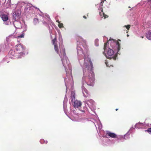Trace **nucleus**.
<instances>
[{"mask_svg":"<svg viewBox=\"0 0 151 151\" xmlns=\"http://www.w3.org/2000/svg\"><path fill=\"white\" fill-rule=\"evenodd\" d=\"M71 97L72 104L74 108H78L81 106L82 105L81 102L78 100H76L75 91H73L71 92Z\"/></svg>","mask_w":151,"mask_h":151,"instance_id":"f257e3e1","label":"nucleus"},{"mask_svg":"<svg viewBox=\"0 0 151 151\" xmlns=\"http://www.w3.org/2000/svg\"><path fill=\"white\" fill-rule=\"evenodd\" d=\"M112 40L113 41V43H114L115 44L116 47L117 48V52L120 50V43H119V41H120L121 40H120L118 39L117 41H116L115 40H114L113 39H109V41L104 43V50L105 51L106 49V47L107 45L108 44H109V42L110 41H111Z\"/></svg>","mask_w":151,"mask_h":151,"instance_id":"f03ea898","label":"nucleus"},{"mask_svg":"<svg viewBox=\"0 0 151 151\" xmlns=\"http://www.w3.org/2000/svg\"><path fill=\"white\" fill-rule=\"evenodd\" d=\"M15 50L17 52V53H19L20 55H24V51L25 50V47L24 46L21 44H18L16 45L15 47Z\"/></svg>","mask_w":151,"mask_h":151,"instance_id":"7ed1b4c3","label":"nucleus"},{"mask_svg":"<svg viewBox=\"0 0 151 151\" xmlns=\"http://www.w3.org/2000/svg\"><path fill=\"white\" fill-rule=\"evenodd\" d=\"M52 44L54 45V50L58 54H59V50L58 45L57 44V41L56 37L52 40Z\"/></svg>","mask_w":151,"mask_h":151,"instance_id":"20e7f679","label":"nucleus"},{"mask_svg":"<svg viewBox=\"0 0 151 151\" xmlns=\"http://www.w3.org/2000/svg\"><path fill=\"white\" fill-rule=\"evenodd\" d=\"M114 54V51L112 50L109 48L106 52L105 55L107 58H111V57Z\"/></svg>","mask_w":151,"mask_h":151,"instance_id":"39448f33","label":"nucleus"},{"mask_svg":"<svg viewBox=\"0 0 151 151\" xmlns=\"http://www.w3.org/2000/svg\"><path fill=\"white\" fill-rule=\"evenodd\" d=\"M87 83L89 86H93L94 84V78L93 77L92 78H89L88 81H87Z\"/></svg>","mask_w":151,"mask_h":151,"instance_id":"423d86ee","label":"nucleus"},{"mask_svg":"<svg viewBox=\"0 0 151 151\" xmlns=\"http://www.w3.org/2000/svg\"><path fill=\"white\" fill-rule=\"evenodd\" d=\"M82 89L84 97H87L89 95V93L88 91L84 87H82Z\"/></svg>","mask_w":151,"mask_h":151,"instance_id":"0eeeda50","label":"nucleus"},{"mask_svg":"<svg viewBox=\"0 0 151 151\" xmlns=\"http://www.w3.org/2000/svg\"><path fill=\"white\" fill-rule=\"evenodd\" d=\"M106 135L112 138H117V136L115 134L110 132H108L106 133Z\"/></svg>","mask_w":151,"mask_h":151,"instance_id":"6e6552de","label":"nucleus"},{"mask_svg":"<svg viewBox=\"0 0 151 151\" xmlns=\"http://www.w3.org/2000/svg\"><path fill=\"white\" fill-rule=\"evenodd\" d=\"M1 16L4 21H6L8 19V17L7 15L3 14L1 15Z\"/></svg>","mask_w":151,"mask_h":151,"instance_id":"1a4fd4ad","label":"nucleus"},{"mask_svg":"<svg viewBox=\"0 0 151 151\" xmlns=\"http://www.w3.org/2000/svg\"><path fill=\"white\" fill-rule=\"evenodd\" d=\"M9 53L12 55L15 56H17V54H19L17 53V51L15 52V51L13 50H11L9 52Z\"/></svg>","mask_w":151,"mask_h":151,"instance_id":"9d476101","label":"nucleus"},{"mask_svg":"<svg viewBox=\"0 0 151 151\" xmlns=\"http://www.w3.org/2000/svg\"><path fill=\"white\" fill-rule=\"evenodd\" d=\"M146 36L148 39L151 40V32H148L146 34Z\"/></svg>","mask_w":151,"mask_h":151,"instance_id":"9b49d317","label":"nucleus"},{"mask_svg":"<svg viewBox=\"0 0 151 151\" xmlns=\"http://www.w3.org/2000/svg\"><path fill=\"white\" fill-rule=\"evenodd\" d=\"M60 53L61 55H62L63 57L66 56V54L65 52V50L64 48L62 50H60Z\"/></svg>","mask_w":151,"mask_h":151,"instance_id":"f8f14e48","label":"nucleus"},{"mask_svg":"<svg viewBox=\"0 0 151 151\" xmlns=\"http://www.w3.org/2000/svg\"><path fill=\"white\" fill-rule=\"evenodd\" d=\"M104 2V1L101 0V2L100 3V5L101 6V12L100 13V15L101 16H102V12H103L102 6H103V5Z\"/></svg>","mask_w":151,"mask_h":151,"instance_id":"ddd939ff","label":"nucleus"},{"mask_svg":"<svg viewBox=\"0 0 151 151\" xmlns=\"http://www.w3.org/2000/svg\"><path fill=\"white\" fill-rule=\"evenodd\" d=\"M57 22H58V23H59V24L58 25V26L60 28H61L63 27V24L60 23L59 22H58V21H57Z\"/></svg>","mask_w":151,"mask_h":151,"instance_id":"4468645a","label":"nucleus"},{"mask_svg":"<svg viewBox=\"0 0 151 151\" xmlns=\"http://www.w3.org/2000/svg\"><path fill=\"white\" fill-rule=\"evenodd\" d=\"M24 34L23 32L20 35L17 37V38H23L24 37Z\"/></svg>","mask_w":151,"mask_h":151,"instance_id":"2eb2a0df","label":"nucleus"},{"mask_svg":"<svg viewBox=\"0 0 151 151\" xmlns=\"http://www.w3.org/2000/svg\"><path fill=\"white\" fill-rule=\"evenodd\" d=\"M145 132H147L150 134L151 133V127L148 128L147 130H145Z\"/></svg>","mask_w":151,"mask_h":151,"instance_id":"dca6fc26","label":"nucleus"},{"mask_svg":"<svg viewBox=\"0 0 151 151\" xmlns=\"http://www.w3.org/2000/svg\"><path fill=\"white\" fill-rule=\"evenodd\" d=\"M102 15H103V17H104V19H106L107 17H108V16L105 14L104 13H102Z\"/></svg>","mask_w":151,"mask_h":151,"instance_id":"f3484780","label":"nucleus"},{"mask_svg":"<svg viewBox=\"0 0 151 151\" xmlns=\"http://www.w3.org/2000/svg\"><path fill=\"white\" fill-rule=\"evenodd\" d=\"M125 27L128 30H129L130 28V25H125Z\"/></svg>","mask_w":151,"mask_h":151,"instance_id":"a211bd4d","label":"nucleus"},{"mask_svg":"<svg viewBox=\"0 0 151 151\" xmlns=\"http://www.w3.org/2000/svg\"><path fill=\"white\" fill-rule=\"evenodd\" d=\"M89 62L90 65L91 67V68H92L93 67V65L90 59L89 60Z\"/></svg>","mask_w":151,"mask_h":151,"instance_id":"6ab92c4d","label":"nucleus"},{"mask_svg":"<svg viewBox=\"0 0 151 151\" xmlns=\"http://www.w3.org/2000/svg\"><path fill=\"white\" fill-rule=\"evenodd\" d=\"M44 141V140L43 139H41L40 140V142L42 143V142H43V141Z\"/></svg>","mask_w":151,"mask_h":151,"instance_id":"aec40b11","label":"nucleus"},{"mask_svg":"<svg viewBox=\"0 0 151 151\" xmlns=\"http://www.w3.org/2000/svg\"><path fill=\"white\" fill-rule=\"evenodd\" d=\"M83 17L84 19H86V16H84H84H83Z\"/></svg>","mask_w":151,"mask_h":151,"instance_id":"412c9836","label":"nucleus"},{"mask_svg":"<svg viewBox=\"0 0 151 151\" xmlns=\"http://www.w3.org/2000/svg\"><path fill=\"white\" fill-rule=\"evenodd\" d=\"M118 110V109H116L115 110L116 111H117Z\"/></svg>","mask_w":151,"mask_h":151,"instance_id":"4be33fe9","label":"nucleus"},{"mask_svg":"<svg viewBox=\"0 0 151 151\" xmlns=\"http://www.w3.org/2000/svg\"><path fill=\"white\" fill-rule=\"evenodd\" d=\"M84 64L85 65H86V68H87V66L86 65H85V63H84Z\"/></svg>","mask_w":151,"mask_h":151,"instance_id":"5701e85b","label":"nucleus"},{"mask_svg":"<svg viewBox=\"0 0 151 151\" xmlns=\"http://www.w3.org/2000/svg\"><path fill=\"white\" fill-rule=\"evenodd\" d=\"M47 141H46L45 143H46V144H47Z\"/></svg>","mask_w":151,"mask_h":151,"instance_id":"b1692460","label":"nucleus"},{"mask_svg":"<svg viewBox=\"0 0 151 151\" xmlns=\"http://www.w3.org/2000/svg\"><path fill=\"white\" fill-rule=\"evenodd\" d=\"M142 38H143V36H141V37Z\"/></svg>","mask_w":151,"mask_h":151,"instance_id":"393cba45","label":"nucleus"},{"mask_svg":"<svg viewBox=\"0 0 151 151\" xmlns=\"http://www.w3.org/2000/svg\"><path fill=\"white\" fill-rule=\"evenodd\" d=\"M105 63H106V65H107V63H106V62H105Z\"/></svg>","mask_w":151,"mask_h":151,"instance_id":"a878e982","label":"nucleus"},{"mask_svg":"<svg viewBox=\"0 0 151 151\" xmlns=\"http://www.w3.org/2000/svg\"><path fill=\"white\" fill-rule=\"evenodd\" d=\"M82 112H85L84 111H83V110H82Z\"/></svg>","mask_w":151,"mask_h":151,"instance_id":"bb28decb","label":"nucleus"},{"mask_svg":"<svg viewBox=\"0 0 151 151\" xmlns=\"http://www.w3.org/2000/svg\"><path fill=\"white\" fill-rule=\"evenodd\" d=\"M149 1H151V0H148Z\"/></svg>","mask_w":151,"mask_h":151,"instance_id":"cd10ccee","label":"nucleus"},{"mask_svg":"<svg viewBox=\"0 0 151 151\" xmlns=\"http://www.w3.org/2000/svg\"><path fill=\"white\" fill-rule=\"evenodd\" d=\"M127 37H128L129 36V35H127Z\"/></svg>","mask_w":151,"mask_h":151,"instance_id":"c85d7f7f","label":"nucleus"},{"mask_svg":"<svg viewBox=\"0 0 151 151\" xmlns=\"http://www.w3.org/2000/svg\"><path fill=\"white\" fill-rule=\"evenodd\" d=\"M111 58H114V57H113V56H112V57H111Z\"/></svg>","mask_w":151,"mask_h":151,"instance_id":"c756f323","label":"nucleus"},{"mask_svg":"<svg viewBox=\"0 0 151 151\" xmlns=\"http://www.w3.org/2000/svg\"><path fill=\"white\" fill-rule=\"evenodd\" d=\"M18 57V58H21L20 57Z\"/></svg>","mask_w":151,"mask_h":151,"instance_id":"7c9ffc66","label":"nucleus"},{"mask_svg":"<svg viewBox=\"0 0 151 151\" xmlns=\"http://www.w3.org/2000/svg\"><path fill=\"white\" fill-rule=\"evenodd\" d=\"M106 0H104V1H105Z\"/></svg>","mask_w":151,"mask_h":151,"instance_id":"2f4dec72","label":"nucleus"}]
</instances>
